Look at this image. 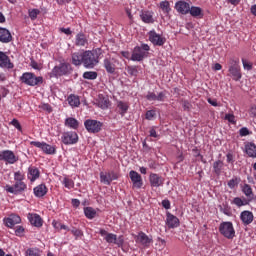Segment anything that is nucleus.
I'll list each match as a JSON object with an SVG mask.
<instances>
[{"label": "nucleus", "instance_id": "obj_1", "mask_svg": "<svg viewBox=\"0 0 256 256\" xmlns=\"http://www.w3.org/2000/svg\"><path fill=\"white\" fill-rule=\"evenodd\" d=\"M72 63L76 67L83 65L86 69H93L99 63V55L91 50H86L83 53L75 52L72 54Z\"/></svg>", "mask_w": 256, "mask_h": 256}, {"label": "nucleus", "instance_id": "obj_2", "mask_svg": "<svg viewBox=\"0 0 256 256\" xmlns=\"http://www.w3.org/2000/svg\"><path fill=\"white\" fill-rule=\"evenodd\" d=\"M21 83L28 85L29 87H37V85H43V77L36 76L31 72H25L20 77Z\"/></svg>", "mask_w": 256, "mask_h": 256}, {"label": "nucleus", "instance_id": "obj_3", "mask_svg": "<svg viewBox=\"0 0 256 256\" xmlns=\"http://www.w3.org/2000/svg\"><path fill=\"white\" fill-rule=\"evenodd\" d=\"M99 234L101 235V237H104L106 243H113L114 245H117V247H123L125 243V238L123 237V235L117 237L116 234L109 233L105 229H100Z\"/></svg>", "mask_w": 256, "mask_h": 256}, {"label": "nucleus", "instance_id": "obj_4", "mask_svg": "<svg viewBox=\"0 0 256 256\" xmlns=\"http://www.w3.org/2000/svg\"><path fill=\"white\" fill-rule=\"evenodd\" d=\"M229 76L233 81H240L243 75L241 74V66H239V58H230L229 60Z\"/></svg>", "mask_w": 256, "mask_h": 256}, {"label": "nucleus", "instance_id": "obj_5", "mask_svg": "<svg viewBox=\"0 0 256 256\" xmlns=\"http://www.w3.org/2000/svg\"><path fill=\"white\" fill-rule=\"evenodd\" d=\"M150 49L151 48L147 44L136 46L132 52L131 61H143V59L149 55Z\"/></svg>", "mask_w": 256, "mask_h": 256}, {"label": "nucleus", "instance_id": "obj_6", "mask_svg": "<svg viewBox=\"0 0 256 256\" xmlns=\"http://www.w3.org/2000/svg\"><path fill=\"white\" fill-rule=\"evenodd\" d=\"M219 232L226 239H233L235 237V228H233V223L222 222L219 226Z\"/></svg>", "mask_w": 256, "mask_h": 256}, {"label": "nucleus", "instance_id": "obj_7", "mask_svg": "<svg viewBox=\"0 0 256 256\" xmlns=\"http://www.w3.org/2000/svg\"><path fill=\"white\" fill-rule=\"evenodd\" d=\"M148 37H149V41L155 47H163L167 41L165 37L161 36V34H158L155 30L149 31Z\"/></svg>", "mask_w": 256, "mask_h": 256}, {"label": "nucleus", "instance_id": "obj_8", "mask_svg": "<svg viewBox=\"0 0 256 256\" xmlns=\"http://www.w3.org/2000/svg\"><path fill=\"white\" fill-rule=\"evenodd\" d=\"M27 189V184L23 181H16L13 186L6 185L7 193H12L13 195H19V193H23Z\"/></svg>", "mask_w": 256, "mask_h": 256}, {"label": "nucleus", "instance_id": "obj_9", "mask_svg": "<svg viewBox=\"0 0 256 256\" xmlns=\"http://www.w3.org/2000/svg\"><path fill=\"white\" fill-rule=\"evenodd\" d=\"M69 67L70 65L67 63H61L55 66L50 73V77H63V75H67L69 73Z\"/></svg>", "mask_w": 256, "mask_h": 256}, {"label": "nucleus", "instance_id": "obj_10", "mask_svg": "<svg viewBox=\"0 0 256 256\" xmlns=\"http://www.w3.org/2000/svg\"><path fill=\"white\" fill-rule=\"evenodd\" d=\"M84 126L88 133H99V131H101V128L103 127V123L97 120L88 119L84 122Z\"/></svg>", "mask_w": 256, "mask_h": 256}, {"label": "nucleus", "instance_id": "obj_11", "mask_svg": "<svg viewBox=\"0 0 256 256\" xmlns=\"http://www.w3.org/2000/svg\"><path fill=\"white\" fill-rule=\"evenodd\" d=\"M19 159L15 156V153L11 150H4L0 152V161H4L5 163H9V165H13L17 163Z\"/></svg>", "mask_w": 256, "mask_h": 256}, {"label": "nucleus", "instance_id": "obj_12", "mask_svg": "<svg viewBox=\"0 0 256 256\" xmlns=\"http://www.w3.org/2000/svg\"><path fill=\"white\" fill-rule=\"evenodd\" d=\"M61 139L64 145H75V143L79 141V135H77L76 132H73V131L64 132L62 134Z\"/></svg>", "mask_w": 256, "mask_h": 256}, {"label": "nucleus", "instance_id": "obj_13", "mask_svg": "<svg viewBox=\"0 0 256 256\" xmlns=\"http://www.w3.org/2000/svg\"><path fill=\"white\" fill-rule=\"evenodd\" d=\"M30 145H34L38 149H41L46 155H55V148L45 142L32 141Z\"/></svg>", "mask_w": 256, "mask_h": 256}, {"label": "nucleus", "instance_id": "obj_14", "mask_svg": "<svg viewBox=\"0 0 256 256\" xmlns=\"http://www.w3.org/2000/svg\"><path fill=\"white\" fill-rule=\"evenodd\" d=\"M129 177L135 189H141L143 187V178L141 177V174H139L137 171L131 170L129 172Z\"/></svg>", "mask_w": 256, "mask_h": 256}, {"label": "nucleus", "instance_id": "obj_15", "mask_svg": "<svg viewBox=\"0 0 256 256\" xmlns=\"http://www.w3.org/2000/svg\"><path fill=\"white\" fill-rule=\"evenodd\" d=\"M135 242L143 245V247H149L153 239L149 238L144 232H139L138 235L134 236Z\"/></svg>", "mask_w": 256, "mask_h": 256}, {"label": "nucleus", "instance_id": "obj_16", "mask_svg": "<svg viewBox=\"0 0 256 256\" xmlns=\"http://www.w3.org/2000/svg\"><path fill=\"white\" fill-rule=\"evenodd\" d=\"M175 9L181 15H188V13L191 9V4H189V2H185L183 0H180V1L175 3Z\"/></svg>", "mask_w": 256, "mask_h": 256}, {"label": "nucleus", "instance_id": "obj_17", "mask_svg": "<svg viewBox=\"0 0 256 256\" xmlns=\"http://www.w3.org/2000/svg\"><path fill=\"white\" fill-rule=\"evenodd\" d=\"M4 223L6 227L13 229L15 225H19V223H21V217L17 214H11L9 217L4 218Z\"/></svg>", "mask_w": 256, "mask_h": 256}, {"label": "nucleus", "instance_id": "obj_18", "mask_svg": "<svg viewBox=\"0 0 256 256\" xmlns=\"http://www.w3.org/2000/svg\"><path fill=\"white\" fill-rule=\"evenodd\" d=\"M149 181L151 187H163V184L165 183V179L155 173L150 174Z\"/></svg>", "mask_w": 256, "mask_h": 256}, {"label": "nucleus", "instance_id": "obj_19", "mask_svg": "<svg viewBox=\"0 0 256 256\" xmlns=\"http://www.w3.org/2000/svg\"><path fill=\"white\" fill-rule=\"evenodd\" d=\"M96 105L103 110L109 109V107H111V100H109V96H104L103 94H100L98 96Z\"/></svg>", "mask_w": 256, "mask_h": 256}, {"label": "nucleus", "instance_id": "obj_20", "mask_svg": "<svg viewBox=\"0 0 256 256\" xmlns=\"http://www.w3.org/2000/svg\"><path fill=\"white\" fill-rule=\"evenodd\" d=\"M0 67L2 69H13L14 65L11 63V59L4 52L0 51Z\"/></svg>", "mask_w": 256, "mask_h": 256}, {"label": "nucleus", "instance_id": "obj_21", "mask_svg": "<svg viewBox=\"0 0 256 256\" xmlns=\"http://www.w3.org/2000/svg\"><path fill=\"white\" fill-rule=\"evenodd\" d=\"M13 36L7 28L0 27V43H11Z\"/></svg>", "mask_w": 256, "mask_h": 256}, {"label": "nucleus", "instance_id": "obj_22", "mask_svg": "<svg viewBox=\"0 0 256 256\" xmlns=\"http://www.w3.org/2000/svg\"><path fill=\"white\" fill-rule=\"evenodd\" d=\"M240 219H241L242 223H244L245 225H251V223H253V219H254L253 212H251L249 210H244L240 214Z\"/></svg>", "mask_w": 256, "mask_h": 256}, {"label": "nucleus", "instance_id": "obj_23", "mask_svg": "<svg viewBox=\"0 0 256 256\" xmlns=\"http://www.w3.org/2000/svg\"><path fill=\"white\" fill-rule=\"evenodd\" d=\"M166 225L169 229H175V227H179V218L171 213H167Z\"/></svg>", "mask_w": 256, "mask_h": 256}, {"label": "nucleus", "instance_id": "obj_24", "mask_svg": "<svg viewBox=\"0 0 256 256\" xmlns=\"http://www.w3.org/2000/svg\"><path fill=\"white\" fill-rule=\"evenodd\" d=\"M28 221H30L31 225L34 227H42L43 226V219L39 214H28Z\"/></svg>", "mask_w": 256, "mask_h": 256}, {"label": "nucleus", "instance_id": "obj_25", "mask_svg": "<svg viewBox=\"0 0 256 256\" xmlns=\"http://www.w3.org/2000/svg\"><path fill=\"white\" fill-rule=\"evenodd\" d=\"M242 193L245 194V197H247L248 201H253L255 199V194L253 193V188H251V185L244 184L241 186Z\"/></svg>", "mask_w": 256, "mask_h": 256}, {"label": "nucleus", "instance_id": "obj_26", "mask_svg": "<svg viewBox=\"0 0 256 256\" xmlns=\"http://www.w3.org/2000/svg\"><path fill=\"white\" fill-rule=\"evenodd\" d=\"M245 153L251 159H256V145L253 142H250L245 145Z\"/></svg>", "mask_w": 256, "mask_h": 256}, {"label": "nucleus", "instance_id": "obj_27", "mask_svg": "<svg viewBox=\"0 0 256 256\" xmlns=\"http://www.w3.org/2000/svg\"><path fill=\"white\" fill-rule=\"evenodd\" d=\"M104 68L107 73H115V59L113 58H105L104 59Z\"/></svg>", "mask_w": 256, "mask_h": 256}, {"label": "nucleus", "instance_id": "obj_28", "mask_svg": "<svg viewBox=\"0 0 256 256\" xmlns=\"http://www.w3.org/2000/svg\"><path fill=\"white\" fill-rule=\"evenodd\" d=\"M75 45H77V47H86V45H89L87 36H85V34H83V33H78L76 35Z\"/></svg>", "mask_w": 256, "mask_h": 256}, {"label": "nucleus", "instance_id": "obj_29", "mask_svg": "<svg viewBox=\"0 0 256 256\" xmlns=\"http://www.w3.org/2000/svg\"><path fill=\"white\" fill-rule=\"evenodd\" d=\"M34 195L36 197H45L47 195V186L45 184H40L34 188Z\"/></svg>", "mask_w": 256, "mask_h": 256}, {"label": "nucleus", "instance_id": "obj_30", "mask_svg": "<svg viewBox=\"0 0 256 256\" xmlns=\"http://www.w3.org/2000/svg\"><path fill=\"white\" fill-rule=\"evenodd\" d=\"M115 179H117V177H111V173H100V181L105 185H111V182L115 181Z\"/></svg>", "mask_w": 256, "mask_h": 256}, {"label": "nucleus", "instance_id": "obj_31", "mask_svg": "<svg viewBox=\"0 0 256 256\" xmlns=\"http://www.w3.org/2000/svg\"><path fill=\"white\" fill-rule=\"evenodd\" d=\"M39 169H37L36 167H30L28 169V179L33 182V181H37V179H39Z\"/></svg>", "mask_w": 256, "mask_h": 256}, {"label": "nucleus", "instance_id": "obj_32", "mask_svg": "<svg viewBox=\"0 0 256 256\" xmlns=\"http://www.w3.org/2000/svg\"><path fill=\"white\" fill-rule=\"evenodd\" d=\"M140 18L144 23H155L153 12L144 11L140 14Z\"/></svg>", "mask_w": 256, "mask_h": 256}, {"label": "nucleus", "instance_id": "obj_33", "mask_svg": "<svg viewBox=\"0 0 256 256\" xmlns=\"http://www.w3.org/2000/svg\"><path fill=\"white\" fill-rule=\"evenodd\" d=\"M117 109H119L121 116L125 117V113L129 111V103L124 101H117Z\"/></svg>", "mask_w": 256, "mask_h": 256}, {"label": "nucleus", "instance_id": "obj_34", "mask_svg": "<svg viewBox=\"0 0 256 256\" xmlns=\"http://www.w3.org/2000/svg\"><path fill=\"white\" fill-rule=\"evenodd\" d=\"M65 126L70 129H79V121L73 117L66 118Z\"/></svg>", "mask_w": 256, "mask_h": 256}, {"label": "nucleus", "instance_id": "obj_35", "mask_svg": "<svg viewBox=\"0 0 256 256\" xmlns=\"http://www.w3.org/2000/svg\"><path fill=\"white\" fill-rule=\"evenodd\" d=\"M192 17H203V9L201 7L197 6H190L189 12Z\"/></svg>", "mask_w": 256, "mask_h": 256}, {"label": "nucleus", "instance_id": "obj_36", "mask_svg": "<svg viewBox=\"0 0 256 256\" xmlns=\"http://www.w3.org/2000/svg\"><path fill=\"white\" fill-rule=\"evenodd\" d=\"M68 103L71 107H79V105H81V101L79 100L78 96L73 94L68 97Z\"/></svg>", "mask_w": 256, "mask_h": 256}, {"label": "nucleus", "instance_id": "obj_37", "mask_svg": "<svg viewBox=\"0 0 256 256\" xmlns=\"http://www.w3.org/2000/svg\"><path fill=\"white\" fill-rule=\"evenodd\" d=\"M84 214L87 217V219H95V216L97 215V211L92 207H86L84 208Z\"/></svg>", "mask_w": 256, "mask_h": 256}, {"label": "nucleus", "instance_id": "obj_38", "mask_svg": "<svg viewBox=\"0 0 256 256\" xmlns=\"http://www.w3.org/2000/svg\"><path fill=\"white\" fill-rule=\"evenodd\" d=\"M213 169H214V173L216 175H221V171L223 169V161L218 160V161L214 162Z\"/></svg>", "mask_w": 256, "mask_h": 256}, {"label": "nucleus", "instance_id": "obj_39", "mask_svg": "<svg viewBox=\"0 0 256 256\" xmlns=\"http://www.w3.org/2000/svg\"><path fill=\"white\" fill-rule=\"evenodd\" d=\"M97 72L95 71H86L83 73V79H88L89 81H95L97 79Z\"/></svg>", "mask_w": 256, "mask_h": 256}, {"label": "nucleus", "instance_id": "obj_40", "mask_svg": "<svg viewBox=\"0 0 256 256\" xmlns=\"http://www.w3.org/2000/svg\"><path fill=\"white\" fill-rule=\"evenodd\" d=\"M160 9L163 11V13H171V4H169V1L165 0L160 2Z\"/></svg>", "mask_w": 256, "mask_h": 256}, {"label": "nucleus", "instance_id": "obj_41", "mask_svg": "<svg viewBox=\"0 0 256 256\" xmlns=\"http://www.w3.org/2000/svg\"><path fill=\"white\" fill-rule=\"evenodd\" d=\"M62 183L66 187V189H73V187H75V182H73L72 179H69L67 177L63 179Z\"/></svg>", "mask_w": 256, "mask_h": 256}, {"label": "nucleus", "instance_id": "obj_42", "mask_svg": "<svg viewBox=\"0 0 256 256\" xmlns=\"http://www.w3.org/2000/svg\"><path fill=\"white\" fill-rule=\"evenodd\" d=\"M52 225L55 229H64V231H69V227L61 222L53 221Z\"/></svg>", "mask_w": 256, "mask_h": 256}, {"label": "nucleus", "instance_id": "obj_43", "mask_svg": "<svg viewBox=\"0 0 256 256\" xmlns=\"http://www.w3.org/2000/svg\"><path fill=\"white\" fill-rule=\"evenodd\" d=\"M39 13H41V11L39 9H32L29 10V17L32 21H35V19H37V16L39 15Z\"/></svg>", "mask_w": 256, "mask_h": 256}, {"label": "nucleus", "instance_id": "obj_44", "mask_svg": "<svg viewBox=\"0 0 256 256\" xmlns=\"http://www.w3.org/2000/svg\"><path fill=\"white\" fill-rule=\"evenodd\" d=\"M242 65L246 71H251V69H253V64L247 61L245 58H242Z\"/></svg>", "mask_w": 256, "mask_h": 256}, {"label": "nucleus", "instance_id": "obj_45", "mask_svg": "<svg viewBox=\"0 0 256 256\" xmlns=\"http://www.w3.org/2000/svg\"><path fill=\"white\" fill-rule=\"evenodd\" d=\"M26 256H39V249L30 248L26 251Z\"/></svg>", "mask_w": 256, "mask_h": 256}, {"label": "nucleus", "instance_id": "obj_46", "mask_svg": "<svg viewBox=\"0 0 256 256\" xmlns=\"http://www.w3.org/2000/svg\"><path fill=\"white\" fill-rule=\"evenodd\" d=\"M233 204L236 205L237 207H243L244 205H246V203L240 197H235L233 199Z\"/></svg>", "mask_w": 256, "mask_h": 256}, {"label": "nucleus", "instance_id": "obj_47", "mask_svg": "<svg viewBox=\"0 0 256 256\" xmlns=\"http://www.w3.org/2000/svg\"><path fill=\"white\" fill-rule=\"evenodd\" d=\"M23 179H25V175L21 171L14 173V181H23Z\"/></svg>", "mask_w": 256, "mask_h": 256}, {"label": "nucleus", "instance_id": "obj_48", "mask_svg": "<svg viewBox=\"0 0 256 256\" xmlns=\"http://www.w3.org/2000/svg\"><path fill=\"white\" fill-rule=\"evenodd\" d=\"M156 113H155V110H148L146 112V119L148 121H151L153 119V117H155Z\"/></svg>", "mask_w": 256, "mask_h": 256}, {"label": "nucleus", "instance_id": "obj_49", "mask_svg": "<svg viewBox=\"0 0 256 256\" xmlns=\"http://www.w3.org/2000/svg\"><path fill=\"white\" fill-rule=\"evenodd\" d=\"M146 99L148 101H157V96L153 92H148V94L146 95Z\"/></svg>", "mask_w": 256, "mask_h": 256}, {"label": "nucleus", "instance_id": "obj_50", "mask_svg": "<svg viewBox=\"0 0 256 256\" xmlns=\"http://www.w3.org/2000/svg\"><path fill=\"white\" fill-rule=\"evenodd\" d=\"M11 125H13V127H15L16 129H18V131H21L22 128H21V123H19V120L17 119H13L11 121Z\"/></svg>", "mask_w": 256, "mask_h": 256}, {"label": "nucleus", "instance_id": "obj_51", "mask_svg": "<svg viewBox=\"0 0 256 256\" xmlns=\"http://www.w3.org/2000/svg\"><path fill=\"white\" fill-rule=\"evenodd\" d=\"M137 68L135 67H128V74L132 75V77H137Z\"/></svg>", "mask_w": 256, "mask_h": 256}, {"label": "nucleus", "instance_id": "obj_52", "mask_svg": "<svg viewBox=\"0 0 256 256\" xmlns=\"http://www.w3.org/2000/svg\"><path fill=\"white\" fill-rule=\"evenodd\" d=\"M71 233L74 234L75 237H82L83 236V232H81V230L74 228L71 230Z\"/></svg>", "mask_w": 256, "mask_h": 256}, {"label": "nucleus", "instance_id": "obj_53", "mask_svg": "<svg viewBox=\"0 0 256 256\" xmlns=\"http://www.w3.org/2000/svg\"><path fill=\"white\" fill-rule=\"evenodd\" d=\"M182 107L184 111H189L191 109V103H189V101H183Z\"/></svg>", "mask_w": 256, "mask_h": 256}, {"label": "nucleus", "instance_id": "obj_54", "mask_svg": "<svg viewBox=\"0 0 256 256\" xmlns=\"http://www.w3.org/2000/svg\"><path fill=\"white\" fill-rule=\"evenodd\" d=\"M30 66L32 69H36V71H40L41 65L39 63L35 62L34 60L31 61Z\"/></svg>", "mask_w": 256, "mask_h": 256}, {"label": "nucleus", "instance_id": "obj_55", "mask_svg": "<svg viewBox=\"0 0 256 256\" xmlns=\"http://www.w3.org/2000/svg\"><path fill=\"white\" fill-rule=\"evenodd\" d=\"M41 109H43V111H47V113H51L53 111V108L49 104H43Z\"/></svg>", "mask_w": 256, "mask_h": 256}, {"label": "nucleus", "instance_id": "obj_56", "mask_svg": "<svg viewBox=\"0 0 256 256\" xmlns=\"http://www.w3.org/2000/svg\"><path fill=\"white\" fill-rule=\"evenodd\" d=\"M228 187H230V189H235V187H237V179H231L228 182Z\"/></svg>", "mask_w": 256, "mask_h": 256}, {"label": "nucleus", "instance_id": "obj_57", "mask_svg": "<svg viewBox=\"0 0 256 256\" xmlns=\"http://www.w3.org/2000/svg\"><path fill=\"white\" fill-rule=\"evenodd\" d=\"M225 119L229 121V123H235V115L233 114H226Z\"/></svg>", "mask_w": 256, "mask_h": 256}, {"label": "nucleus", "instance_id": "obj_58", "mask_svg": "<svg viewBox=\"0 0 256 256\" xmlns=\"http://www.w3.org/2000/svg\"><path fill=\"white\" fill-rule=\"evenodd\" d=\"M240 135L241 137H247V135H249V129H247L246 127L241 128Z\"/></svg>", "mask_w": 256, "mask_h": 256}, {"label": "nucleus", "instance_id": "obj_59", "mask_svg": "<svg viewBox=\"0 0 256 256\" xmlns=\"http://www.w3.org/2000/svg\"><path fill=\"white\" fill-rule=\"evenodd\" d=\"M162 207H164V209H171V202L169 200H163Z\"/></svg>", "mask_w": 256, "mask_h": 256}, {"label": "nucleus", "instance_id": "obj_60", "mask_svg": "<svg viewBox=\"0 0 256 256\" xmlns=\"http://www.w3.org/2000/svg\"><path fill=\"white\" fill-rule=\"evenodd\" d=\"M149 133H150V137H154V139H157V137H159V134H157V131L155 130V128H151Z\"/></svg>", "mask_w": 256, "mask_h": 256}, {"label": "nucleus", "instance_id": "obj_61", "mask_svg": "<svg viewBox=\"0 0 256 256\" xmlns=\"http://www.w3.org/2000/svg\"><path fill=\"white\" fill-rule=\"evenodd\" d=\"M208 103L212 105V107H219V103H217L216 99L208 98Z\"/></svg>", "mask_w": 256, "mask_h": 256}, {"label": "nucleus", "instance_id": "obj_62", "mask_svg": "<svg viewBox=\"0 0 256 256\" xmlns=\"http://www.w3.org/2000/svg\"><path fill=\"white\" fill-rule=\"evenodd\" d=\"M156 101H165V94L164 92H160L158 96H156Z\"/></svg>", "mask_w": 256, "mask_h": 256}, {"label": "nucleus", "instance_id": "obj_63", "mask_svg": "<svg viewBox=\"0 0 256 256\" xmlns=\"http://www.w3.org/2000/svg\"><path fill=\"white\" fill-rule=\"evenodd\" d=\"M250 116L251 117H256V106H252L250 108Z\"/></svg>", "mask_w": 256, "mask_h": 256}, {"label": "nucleus", "instance_id": "obj_64", "mask_svg": "<svg viewBox=\"0 0 256 256\" xmlns=\"http://www.w3.org/2000/svg\"><path fill=\"white\" fill-rule=\"evenodd\" d=\"M72 205L73 207H79V205H81V202L79 201V199H72Z\"/></svg>", "mask_w": 256, "mask_h": 256}]
</instances>
